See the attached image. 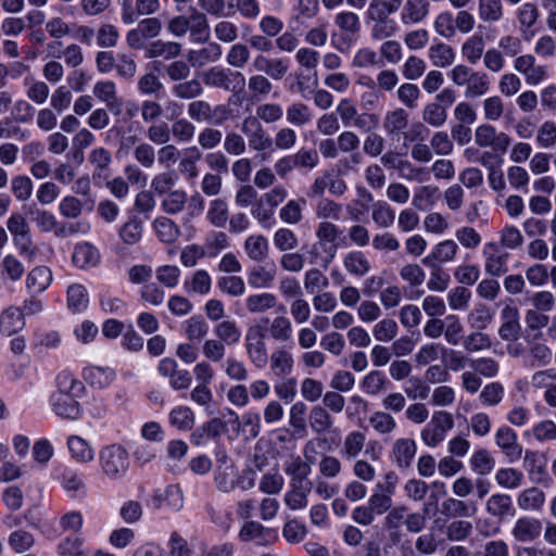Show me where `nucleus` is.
Segmentation results:
<instances>
[{
    "label": "nucleus",
    "mask_w": 556,
    "mask_h": 556,
    "mask_svg": "<svg viewBox=\"0 0 556 556\" xmlns=\"http://www.w3.org/2000/svg\"><path fill=\"white\" fill-rule=\"evenodd\" d=\"M98 459L103 477L110 481L123 480L130 467L129 454L118 443L103 446L99 452Z\"/></svg>",
    "instance_id": "nucleus-1"
},
{
    "label": "nucleus",
    "mask_w": 556,
    "mask_h": 556,
    "mask_svg": "<svg viewBox=\"0 0 556 556\" xmlns=\"http://www.w3.org/2000/svg\"><path fill=\"white\" fill-rule=\"evenodd\" d=\"M203 84L208 88L238 93L245 86V77L239 71L212 66L202 73Z\"/></svg>",
    "instance_id": "nucleus-2"
},
{
    "label": "nucleus",
    "mask_w": 556,
    "mask_h": 556,
    "mask_svg": "<svg viewBox=\"0 0 556 556\" xmlns=\"http://www.w3.org/2000/svg\"><path fill=\"white\" fill-rule=\"evenodd\" d=\"M397 483L399 476L394 471L387 472L382 481L377 482L367 502L376 515H383L390 510Z\"/></svg>",
    "instance_id": "nucleus-3"
},
{
    "label": "nucleus",
    "mask_w": 556,
    "mask_h": 556,
    "mask_svg": "<svg viewBox=\"0 0 556 556\" xmlns=\"http://www.w3.org/2000/svg\"><path fill=\"white\" fill-rule=\"evenodd\" d=\"M454 428V419L451 413L445 410L434 412L431 420L420 432L422 442L428 447H437L446 438V433Z\"/></svg>",
    "instance_id": "nucleus-4"
},
{
    "label": "nucleus",
    "mask_w": 556,
    "mask_h": 556,
    "mask_svg": "<svg viewBox=\"0 0 556 556\" xmlns=\"http://www.w3.org/2000/svg\"><path fill=\"white\" fill-rule=\"evenodd\" d=\"M162 22L159 17H146L135 28L126 34V43L130 49H147V41L156 38L162 31Z\"/></svg>",
    "instance_id": "nucleus-5"
},
{
    "label": "nucleus",
    "mask_w": 556,
    "mask_h": 556,
    "mask_svg": "<svg viewBox=\"0 0 556 556\" xmlns=\"http://www.w3.org/2000/svg\"><path fill=\"white\" fill-rule=\"evenodd\" d=\"M244 348L250 362L257 368H264L268 362L265 343V330L261 326L248 328L244 339Z\"/></svg>",
    "instance_id": "nucleus-6"
},
{
    "label": "nucleus",
    "mask_w": 556,
    "mask_h": 556,
    "mask_svg": "<svg viewBox=\"0 0 556 556\" xmlns=\"http://www.w3.org/2000/svg\"><path fill=\"white\" fill-rule=\"evenodd\" d=\"M342 233V230L338 225L323 220L316 228V238L318 243L324 248V256L321 257V265L324 268H328L329 264L336 257L339 249L338 238Z\"/></svg>",
    "instance_id": "nucleus-7"
},
{
    "label": "nucleus",
    "mask_w": 556,
    "mask_h": 556,
    "mask_svg": "<svg viewBox=\"0 0 556 556\" xmlns=\"http://www.w3.org/2000/svg\"><path fill=\"white\" fill-rule=\"evenodd\" d=\"M475 142L479 148H491L494 152L504 154L507 152L511 139L504 131L497 129L491 124H481L475 130Z\"/></svg>",
    "instance_id": "nucleus-8"
},
{
    "label": "nucleus",
    "mask_w": 556,
    "mask_h": 556,
    "mask_svg": "<svg viewBox=\"0 0 556 556\" xmlns=\"http://www.w3.org/2000/svg\"><path fill=\"white\" fill-rule=\"evenodd\" d=\"M7 228L13 237V242L20 253L29 252L33 241L29 226L25 217L20 213H13L7 220Z\"/></svg>",
    "instance_id": "nucleus-9"
},
{
    "label": "nucleus",
    "mask_w": 556,
    "mask_h": 556,
    "mask_svg": "<svg viewBox=\"0 0 556 556\" xmlns=\"http://www.w3.org/2000/svg\"><path fill=\"white\" fill-rule=\"evenodd\" d=\"M543 523L531 516H522L516 519L511 528V536L519 543H531L541 536Z\"/></svg>",
    "instance_id": "nucleus-10"
},
{
    "label": "nucleus",
    "mask_w": 556,
    "mask_h": 556,
    "mask_svg": "<svg viewBox=\"0 0 556 556\" xmlns=\"http://www.w3.org/2000/svg\"><path fill=\"white\" fill-rule=\"evenodd\" d=\"M242 132L248 138L249 147L253 151H264L271 147L273 140L255 117H247L241 125Z\"/></svg>",
    "instance_id": "nucleus-11"
},
{
    "label": "nucleus",
    "mask_w": 556,
    "mask_h": 556,
    "mask_svg": "<svg viewBox=\"0 0 556 556\" xmlns=\"http://www.w3.org/2000/svg\"><path fill=\"white\" fill-rule=\"evenodd\" d=\"M252 68L257 74H266L274 80H280L289 71L288 62L281 58H268L263 53L256 54L252 61Z\"/></svg>",
    "instance_id": "nucleus-12"
},
{
    "label": "nucleus",
    "mask_w": 556,
    "mask_h": 556,
    "mask_svg": "<svg viewBox=\"0 0 556 556\" xmlns=\"http://www.w3.org/2000/svg\"><path fill=\"white\" fill-rule=\"evenodd\" d=\"M520 315L516 306L505 305L501 311L502 324L498 328V336L504 341H515L521 332Z\"/></svg>",
    "instance_id": "nucleus-13"
},
{
    "label": "nucleus",
    "mask_w": 556,
    "mask_h": 556,
    "mask_svg": "<svg viewBox=\"0 0 556 556\" xmlns=\"http://www.w3.org/2000/svg\"><path fill=\"white\" fill-rule=\"evenodd\" d=\"M495 443L510 462L521 458L522 446L518 443L517 433L508 426H501L496 430Z\"/></svg>",
    "instance_id": "nucleus-14"
},
{
    "label": "nucleus",
    "mask_w": 556,
    "mask_h": 556,
    "mask_svg": "<svg viewBox=\"0 0 556 556\" xmlns=\"http://www.w3.org/2000/svg\"><path fill=\"white\" fill-rule=\"evenodd\" d=\"M188 12L190 40L194 43L208 42L211 30L206 14L194 7H190Z\"/></svg>",
    "instance_id": "nucleus-15"
},
{
    "label": "nucleus",
    "mask_w": 556,
    "mask_h": 556,
    "mask_svg": "<svg viewBox=\"0 0 556 556\" xmlns=\"http://www.w3.org/2000/svg\"><path fill=\"white\" fill-rule=\"evenodd\" d=\"M483 254L485 256V271L491 276H501L507 271L508 253L500 249L495 242H489L484 245Z\"/></svg>",
    "instance_id": "nucleus-16"
},
{
    "label": "nucleus",
    "mask_w": 556,
    "mask_h": 556,
    "mask_svg": "<svg viewBox=\"0 0 556 556\" xmlns=\"http://www.w3.org/2000/svg\"><path fill=\"white\" fill-rule=\"evenodd\" d=\"M76 397V395L53 393L50 399L53 412L62 418L78 419L81 410Z\"/></svg>",
    "instance_id": "nucleus-17"
},
{
    "label": "nucleus",
    "mask_w": 556,
    "mask_h": 556,
    "mask_svg": "<svg viewBox=\"0 0 556 556\" xmlns=\"http://www.w3.org/2000/svg\"><path fill=\"white\" fill-rule=\"evenodd\" d=\"M417 452L416 442L413 439H397L392 447L391 457L394 464L402 470L412 466Z\"/></svg>",
    "instance_id": "nucleus-18"
},
{
    "label": "nucleus",
    "mask_w": 556,
    "mask_h": 556,
    "mask_svg": "<svg viewBox=\"0 0 556 556\" xmlns=\"http://www.w3.org/2000/svg\"><path fill=\"white\" fill-rule=\"evenodd\" d=\"M430 3L428 0H406L401 11L403 25L422 23L429 15Z\"/></svg>",
    "instance_id": "nucleus-19"
},
{
    "label": "nucleus",
    "mask_w": 556,
    "mask_h": 556,
    "mask_svg": "<svg viewBox=\"0 0 556 556\" xmlns=\"http://www.w3.org/2000/svg\"><path fill=\"white\" fill-rule=\"evenodd\" d=\"M457 251L458 245L455 241L444 240L435 244L430 254L421 260V263L427 267H434V265L453 261Z\"/></svg>",
    "instance_id": "nucleus-20"
},
{
    "label": "nucleus",
    "mask_w": 556,
    "mask_h": 556,
    "mask_svg": "<svg viewBox=\"0 0 556 556\" xmlns=\"http://www.w3.org/2000/svg\"><path fill=\"white\" fill-rule=\"evenodd\" d=\"M473 502H466L455 497H447L442 502L441 514L448 519H463L472 517L477 513Z\"/></svg>",
    "instance_id": "nucleus-21"
},
{
    "label": "nucleus",
    "mask_w": 556,
    "mask_h": 556,
    "mask_svg": "<svg viewBox=\"0 0 556 556\" xmlns=\"http://www.w3.org/2000/svg\"><path fill=\"white\" fill-rule=\"evenodd\" d=\"M25 327V317L20 307L10 306L0 314V333L11 337Z\"/></svg>",
    "instance_id": "nucleus-22"
},
{
    "label": "nucleus",
    "mask_w": 556,
    "mask_h": 556,
    "mask_svg": "<svg viewBox=\"0 0 556 556\" xmlns=\"http://www.w3.org/2000/svg\"><path fill=\"white\" fill-rule=\"evenodd\" d=\"M222 54V47L216 42H210L204 48L190 50L187 59L190 67H202L208 63L217 62Z\"/></svg>",
    "instance_id": "nucleus-23"
},
{
    "label": "nucleus",
    "mask_w": 556,
    "mask_h": 556,
    "mask_svg": "<svg viewBox=\"0 0 556 556\" xmlns=\"http://www.w3.org/2000/svg\"><path fill=\"white\" fill-rule=\"evenodd\" d=\"M226 425L219 418H213L202 426L198 427L190 435V441L193 445L201 446L220 435Z\"/></svg>",
    "instance_id": "nucleus-24"
},
{
    "label": "nucleus",
    "mask_w": 556,
    "mask_h": 556,
    "mask_svg": "<svg viewBox=\"0 0 556 556\" xmlns=\"http://www.w3.org/2000/svg\"><path fill=\"white\" fill-rule=\"evenodd\" d=\"M116 377V372L111 367L88 366L83 370V378L91 387L97 389L108 388Z\"/></svg>",
    "instance_id": "nucleus-25"
},
{
    "label": "nucleus",
    "mask_w": 556,
    "mask_h": 556,
    "mask_svg": "<svg viewBox=\"0 0 556 556\" xmlns=\"http://www.w3.org/2000/svg\"><path fill=\"white\" fill-rule=\"evenodd\" d=\"M312 484L289 483V490L285 493L283 502L291 510H301L308 505V494Z\"/></svg>",
    "instance_id": "nucleus-26"
},
{
    "label": "nucleus",
    "mask_w": 556,
    "mask_h": 556,
    "mask_svg": "<svg viewBox=\"0 0 556 556\" xmlns=\"http://www.w3.org/2000/svg\"><path fill=\"white\" fill-rule=\"evenodd\" d=\"M72 261L81 269L94 267L100 262V252L89 242L78 243L74 249Z\"/></svg>",
    "instance_id": "nucleus-27"
},
{
    "label": "nucleus",
    "mask_w": 556,
    "mask_h": 556,
    "mask_svg": "<svg viewBox=\"0 0 556 556\" xmlns=\"http://www.w3.org/2000/svg\"><path fill=\"white\" fill-rule=\"evenodd\" d=\"M182 46L176 41L154 40L147 46L146 56L148 59L163 58L173 60L180 55Z\"/></svg>",
    "instance_id": "nucleus-28"
},
{
    "label": "nucleus",
    "mask_w": 556,
    "mask_h": 556,
    "mask_svg": "<svg viewBox=\"0 0 556 556\" xmlns=\"http://www.w3.org/2000/svg\"><path fill=\"white\" fill-rule=\"evenodd\" d=\"M88 161L93 167V178L108 179L111 176L110 165L112 163V155L109 150L103 147L91 150Z\"/></svg>",
    "instance_id": "nucleus-29"
},
{
    "label": "nucleus",
    "mask_w": 556,
    "mask_h": 556,
    "mask_svg": "<svg viewBox=\"0 0 556 556\" xmlns=\"http://www.w3.org/2000/svg\"><path fill=\"white\" fill-rule=\"evenodd\" d=\"M67 447L71 457L80 464H88L94 458V451L87 440L79 435H71L67 439Z\"/></svg>",
    "instance_id": "nucleus-30"
},
{
    "label": "nucleus",
    "mask_w": 556,
    "mask_h": 556,
    "mask_svg": "<svg viewBox=\"0 0 556 556\" xmlns=\"http://www.w3.org/2000/svg\"><path fill=\"white\" fill-rule=\"evenodd\" d=\"M271 530L265 528L262 523L253 520H248L239 532V539L243 542L253 541L260 545L267 544Z\"/></svg>",
    "instance_id": "nucleus-31"
},
{
    "label": "nucleus",
    "mask_w": 556,
    "mask_h": 556,
    "mask_svg": "<svg viewBox=\"0 0 556 556\" xmlns=\"http://www.w3.org/2000/svg\"><path fill=\"white\" fill-rule=\"evenodd\" d=\"M153 504L155 508H161L163 505L167 506L174 511H178L184 505V494L177 484L168 485L163 493L153 496Z\"/></svg>",
    "instance_id": "nucleus-32"
},
{
    "label": "nucleus",
    "mask_w": 556,
    "mask_h": 556,
    "mask_svg": "<svg viewBox=\"0 0 556 556\" xmlns=\"http://www.w3.org/2000/svg\"><path fill=\"white\" fill-rule=\"evenodd\" d=\"M409 114L402 108L390 111L383 118V129L388 136L403 134L408 126Z\"/></svg>",
    "instance_id": "nucleus-33"
},
{
    "label": "nucleus",
    "mask_w": 556,
    "mask_h": 556,
    "mask_svg": "<svg viewBox=\"0 0 556 556\" xmlns=\"http://www.w3.org/2000/svg\"><path fill=\"white\" fill-rule=\"evenodd\" d=\"M403 0H371L367 9L369 20H391L390 15L397 12Z\"/></svg>",
    "instance_id": "nucleus-34"
},
{
    "label": "nucleus",
    "mask_w": 556,
    "mask_h": 556,
    "mask_svg": "<svg viewBox=\"0 0 556 556\" xmlns=\"http://www.w3.org/2000/svg\"><path fill=\"white\" fill-rule=\"evenodd\" d=\"M143 222L140 219L137 215H131L125 222L119 230H118V237L123 241V243L127 245H134L138 243L143 233Z\"/></svg>",
    "instance_id": "nucleus-35"
},
{
    "label": "nucleus",
    "mask_w": 556,
    "mask_h": 556,
    "mask_svg": "<svg viewBox=\"0 0 556 556\" xmlns=\"http://www.w3.org/2000/svg\"><path fill=\"white\" fill-rule=\"evenodd\" d=\"M214 481L219 491L229 493L239 484V475L233 465L217 466Z\"/></svg>",
    "instance_id": "nucleus-36"
},
{
    "label": "nucleus",
    "mask_w": 556,
    "mask_h": 556,
    "mask_svg": "<svg viewBox=\"0 0 556 556\" xmlns=\"http://www.w3.org/2000/svg\"><path fill=\"white\" fill-rule=\"evenodd\" d=\"M285 472L290 477L289 483L312 484L307 477L312 472V467L300 456L292 457L285 467Z\"/></svg>",
    "instance_id": "nucleus-37"
},
{
    "label": "nucleus",
    "mask_w": 556,
    "mask_h": 556,
    "mask_svg": "<svg viewBox=\"0 0 556 556\" xmlns=\"http://www.w3.org/2000/svg\"><path fill=\"white\" fill-rule=\"evenodd\" d=\"M485 510L493 517L504 519L508 515H513L511 497L507 494H493L485 503Z\"/></svg>",
    "instance_id": "nucleus-38"
},
{
    "label": "nucleus",
    "mask_w": 556,
    "mask_h": 556,
    "mask_svg": "<svg viewBox=\"0 0 556 556\" xmlns=\"http://www.w3.org/2000/svg\"><path fill=\"white\" fill-rule=\"evenodd\" d=\"M214 333L226 345H236L241 340V329L235 320L225 319L214 327Z\"/></svg>",
    "instance_id": "nucleus-39"
},
{
    "label": "nucleus",
    "mask_w": 556,
    "mask_h": 556,
    "mask_svg": "<svg viewBox=\"0 0 556 556\" xmlns=\"http://www.w3.org/2000/svg\"><path fill=\"white\" fill-rule=\"evenodd\" d=\"M343 266L351 275L363 277L370 270V263L364 252L351 251L343 257Z\"/></svg>",
    "instance_id": "nucleus-40"
},
{
    "label": "nucleus",
    "mask_w": 556,
    "mask_h": 556,
    "mask_svg": "<svg viewBox=\"0 0 556 556\" xmlns=\"http://www.w3.org/2000/svg\"><path fill=\"white\" fill-rule=\"evenodd\" d=\"M157 238L164 243L175 242L180 236V229L174 220L168 217H156L152 224Z\"/></svg>",
    "instance_id": "nucleus-41"
},
{
    "label": "nucleus",
    "mask_w": 556,
    "mask_h": 556,
    "mask_svg": "<svg viewBox=\"0 0 556 556\" xmlns=\"http://www.w3.org/2000/svg\"><path fill=\"white\" fill-rule=\"evenodd\" d=\"M545 502V494L538 488L523 490L517 497V504L520 509L527 511L540 510Z\"/></svg>",
    "instance_id": "nucleus-42"
},
{
    "label": "nucleus",
    "mask_w": 556,
    "mask_h": 556,
    "mask_svg": "<svg viewBox=\"0 0 556 556\" xmlns=\"http://www.w3.org/2000/svg\"><path fill=\"white\" fill-rule=\"evenodd\" d=\"M293 363L292 354L285 349H278L270 355V370L277 377H283L291 374Z\"/></svg>",
    "instance_id": "nucleus-43"
},
{
    "label": "nucleus",
    "mask_w": 556,
    "mask_h": 556,
    "mask_svg": "<svg viewBox=\"0 0 556 556\" xmlns=\"http://www.w3.org/2000/svg\"><path fill=\"white\" fill-rule=\"evenodd\" d=\"M51 281V270L46 266H37L28 273L26 287L33 292H42L50 286Z\"/></svg>",
    "instance_id": "nucleus-44"
},
{
    "label": "nucleus",
    "mask_w": 556,
    "mask_h": 556,
    "mask_svg": "<svg viewBox=\"0 0 556 556\" xmlns=\"http://www.w3.org/2000/svg\"><path fill=\"white\" fill-rule=\"evenodd\" d=\"M212 288V278L204 269L194 271L190 279L184 282V289L187 293L205 295Z\"/></svg>",
    "instance_id": "nucleus-45"
},
{
    "label": "nucleus",
    "mask_w": 556,
    "mask_h": 556,
    "mask_svg": "<svg viewBox=\"0 0 556 556\" xmlns=\"http://www.w3.org/2000/svg\"><path fill=\"white\" fill-rule=\"evenodd\" d=\"M268 241L262 235L249 236L244 241V251L254 262H262L268 255Z\"/></svg>",
    "instance_id": "nucleus-46"
},
{
    "label": "nucleus",
    "mask_w": 556,
    "mask_h": 556,
    "mask_svg": "<svg viewBox=\"0 0 556 556\" xmlns=\"http://www.w3.org/2000/svg\"><path fill=\"white\" fill-rule=\"evenodd\" d=\"M35 542V535L24 529L14 530L8 536V545L16 554L30 551Z\"/></svg>",
    "instance_id": "nucleus-47"
},
{
    "label": "nucleus",
    "mask_w": 556,
    "mask_h": 556,
    "mask_svg": "<svg viewBox=\"0 0 556 556\" xmlns=\"http://www.w3.org/2000/svg\"><path fill=\"white\" fill-rule=\"evenodd\" d=\"M366 437L363 432L354 430L349 432L343 441L342 450L340 451L342 457L346 459L356 458L365 446Z\"/></svg>",
    "instance_id": "nucleus-48"
},
{
    "label": "nucleus",
    "mask_w": 556,
    "mask_h": 556,
    "mask_svg": "<svg viewBox=\"0 0 556 556\" xmlns=\"http://www.w3.org/2000/svg\"><path fill=\"white\" fill-rule=\"evenodd\" d=\"M168 420L179 431H190L194 426V414L188 406L180 405L170 410Z\"/></svg>",
    "instance_id": "nucleus-49"
},
{
    "label": "nucleus",
    "mask_w": 556,
    "mask_h": 556,
    "mask_svg": "<svg viewBox=\"0 0 556 556\" xmlns=\"http://www.w3.org/2000/svg\"><path fill=\"white\" fill-rule=\"evenodd\" d=\"M184 330L190 342H201L208 332V325L200 315H194L184 323Z\"/></svg>",
    "instance_id": "nucleus-50"
},
{
    "label": "nucleus",
    "mask_w": 556,
    "mask_h": 556,
    "mask_svg": "<svg viewBox=\"0 0 556 556\" xmlns=\"http://www.w3.org/2000/svg\"><path fill=\"white\" fill-rule=\"evenodd\" d=\"M179 179L178 174L174 169H168L156 174L151 180V190L157 195H166Z\"/></svg>",
    "instance_id": "nucleus-51"
},
{
    "label": "nucleus",
    "mask_w": 556,
    "mask_h": 556,
    "mask_svg": "<svg viewBox=\"0 0 556 556\" xmlns=\"http://www.w3.org/2000/svg\"><path fill=\"white\" fill-rule=\"evenodd\" d=\"M204 92L201 81L197 78L185 79L172 87L174 97L181 100H193L202 96Z\"/></svg>",
    "instance_id": "nucleus-52"
},
{
    "label": "nucleus",
    "mask_w": 556,
    "mask_h": 556,
    "mask_svg": "<svg viewBox=\"0 0 556 556\" xmlns=\"http://www.w3.org/2000/svg\"><path fill=\"white\" fill-rule=\"evenodd\" d=\"M276 303V295L268 292L251 294L245 299V306L251 314L267 312L275 307Z\"/></svg>",
    "instance_id": "nucleus-53"
},
{
    "label": "nucleus",
    "mask_w": 556,
    "mask_h": 556,
    "mask_svg": "<svg viewBox=\"0 0 556 556\" xmlns=\"http://www.w3.org/2000/svg\"><path fill=\"white\" fill-rule=\"evenodd\" d=\"M276 278V268L253 266L248 273V282L252 288H269Z\"/></svg>",
    "instance_id": "nucleus-54"
},
{
    "label": "nucleus",
    "mask_w": 556,
    "mask_h": 556,
    "mask_svg": "<svg viewBox=\"0 0 556 556\" xmlns=\"http://www.w3.org/2000/svg\"><path fill=\"white\" fill-rule=\"evenodd\" d=\"M334 25L349 37H356L361 30L359 16L351 11L339 12L334 16Z\"/></svg>",
    "instance_id": "nucleus-55"
},
{
    "label": "nucleus",
    "mask_w": 556,
    "mask_h": 556,
    "mask_svg": "<svg viewBox=\"0 0 556 556\" xmlns=\"http://www.w3.org/2000/svg\"><path fill=\"white\" fill-rule=\"evenodd\" d=\"M287 122L295 127H302L308 124L312 118V110L303 102H294L287 108Z\"/></svg>",
    "instance_id": "nucleus-56"
},
{
    "label": "nucleus",
    "mask_w": 556,
    "mask_h": 556,
    "mask_svg": "<svg viewBox=\"0 0 556 556\" xmlns=\"http://www.w3.org/2000/svg\"><path fill=\"white\" fill-rule=\"evenodd\" d=\"M56 387H58L56 393H64V394L76 395V396H79L85 390L83 382L79 381L73 375V372H71L68 370H63L58 375Z\"/></svg>",
    "instance_id": "nucleus-57"
},
{
    "label": "nucleus",
    "mask_w": 556,
    "mask_h": 556,
    "mask_svg": "<svg viewBox=\"0 0 556 556\" xmlns=\"http://www.w3.org/2000/svg\"><path fill=\"white\" fill-rule=\"evenodd\" d=\"M89 303L87 289L83 285L74 283L67 288V306L74 313L85 311Z\"/></svg>",
    "instance_id": "nucleus-58"
},
{
    "label": "nucleus",
    "mask_w": 556,
    "mask_h": 556,
    "mask_svg": "<svg viewBox=\"0 0 556 556\" xmlns=\"http://www.w3.org/2000/svg\"><path fill=\"white\" fill-rule=\"evenodd\" d=\"M119 40L117 27L111 23H101L97 28L96 41L101 49L115 48Z\"/></svg>",
    "instance_id": "nucleus-59"
},
{
    "label": "nucleus",
    "mask_w": 556,
    "mask_h": 556,
    "mask_svg": "<svg viewBox=\"0 0 556 556\" xmlns=\"http://www.w3.org/2000/svg\"><path fill=\"white\" fill-rule=\"evenodd\" d=\"M333 425V419L325 407L314 406L309 412V426L312 430L321 434L327 432Z\"/></svg>",
    "instance_id": "nucleus-60"
},
{
    "label": "nucleus",
    "mask_w": 556,
    "mask_h": 556,
    "mask_svg": "<svg viewBox=\"0 0 556 556\" xmlns=\"http://www.w3.org/2000/svg\"><path fill=\"white\" fill-rule=\"evenodd\" d=\"M484 46L482 35H472L463 43L462 54L470 64H477L483 55Z\"/></svg>",
    "instance_id": "nucleus-61"
},
{
    "label": "nucleus",
    "mask_w": 556,
    "mask_h": 556,
    "mask_svg": "<svg viewBox=\"0 0 556 556\" xmlns=\"http://www.w3.org/2000/svg\"><path fill=\"white\" fill-rule=\"evenodd\" d=\"M478 15L485 23L498 22L503 15V4L501 0H479Z\"/></svg>",
    "instance_id": "nucleus-62"
},
{
    "label": "nucleus",
    "mask_w": 556,
    "mask_h": 556,
    "mask_svg": "<svg viewBox=\"0 0 556 556\" xmlns=\"http://www.w3.org/2000/svg\"><path fill=\"white\" fill-rule=\"evenodd\" d=\"M472 523L465 519H454L446 525L444 534L450 541L462 542L467 540L472 533Z\"/></svg>",
    "instance_id": "nucleus-63"
},
{
    "label": "nucleus",
    "mask_w": 556,
    "mask_h": 556,
    "mask_svg": "<svg viewBox=\"0 0 556 556\" xmlns=\"http://www.w3.org/2000/svg\"><path fill=\"white\" fill-rule=\"evenodd\" d=\"M372 222L380 228H389L395 219V212L386 201H378L372 205Z\"/></svg>",
    "instance_id": "nucleus-64"
}]
</instances>
